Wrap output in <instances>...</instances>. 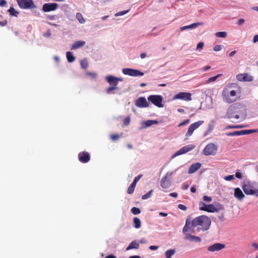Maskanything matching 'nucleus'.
Masks as SVG:
<instances>
[{
  "instance_id": "f257e3e1",
  "label": "nucleus",
  "mask_w": 258,
  "mask_h": 258,
  "mask_svg": "<svg viewBox=\"0 0 258 258\" xmlns=\"http://www.w3.org/2000/svg\"><path fill=\"white\" fill-rule=\"evenodd\" d=\"M221 95L223 100L225 102L233 103L240 98V88L236 84L231 83L223 88Z\"/></svg>"
},
{
  "instance_id": "f03ea898",
  "label": "nucleus",
  "mask_w": 258,
  "mask_h": 258,
  "mask_svg": "<svg viewBox=\"0 0 258 258\" xmlns=\"http://www.w3.org/2000/svg\"><path fill=\"white\" fill-rule=\"evenodd\" d=\"M190 224L192 228H197L198 231H205L210 228L211 220L208 216L201 215L193 219Z\"/></svg>"
},
{
  "instance_id": "7ed1b4c3",
  "label": "nucleus",
  "mask_w": 258,
  "mask_h": 258,
  "mask_svg": "<svg viewBox=\"0 0 258 258\" xmlns=\"http://www.w3.org/2000/svg\"><path fill=\"white\" fill-rule=\"evenodd\" d=\"M245 107L241 103H236L231 105L227 109L226 117L229 118L238 119L241 115L245 114Z\"/></svg>"
},
{
  "instance_id": "20e7f679",
  "label": "nucleus",
  "mask_w": 258,
  "mask_h": 258,
  "mask_svg": "<svg viewBox=\"0 0 258 258\" xmlns=\"http://www.w3.org/2000/svg\"><path fill=\"white\" fill-rule=\"evenodd\" d=\"M255 182H252L249 181H246L243 182L242 188L245 194L247 195H256L258 196V189L255 188Z\"/></svg>"
},
{
  "instance_id": "39448f33",
  "label": "nucleus",
  "mask_w": 258,
  "mask_h": 258,
  "mask_svg": "<svg viewBox=\"0 0 258 258\" xmlns=\"http://www.w3.org/2000/svg\"><path fill=\"white\" fill-rule=\"evenodd\" d=\"M189 224L190 222L187 219L185 221V225L182 229V232L185 234V239L190 241H194L197 242H200L201 241V239L200 237L186 233V232L189 231L190 229V227L189 226Z\"/></svg>"
},
{
  "instance_id": "423d86ee",
  "label": "nucleus",
  "mask_w": 258,
  "mask_h": 258,
  "mask_svg": "<svg viewBox=\"0 0 258 258\" xmlns=\"http://www.w3.org/2000/svg\"><path fill=\"white\" fill-rule=\"evenodd\" d=\"M19 7L22 9H32L36 7L32 0H16Z\"/></svg>"
},
{
  "instance_id": "0eeeda50",
  "label": "nucleus",
  "mask_w": 258,
  "mask_h": 258,
  "mask_svg": "<svg viewBox=\"0 0 258 258\" xmlns=\"http://www.w3.org/2000/svg\"><path fill=\"white\" fill-rule=\"evenodd\" d=\"M148 100L158 107H162L163 98L160 95H152L148 97Z\"/></svg>"
},
{
  "instance_id": "6e6552de",
  "label": "nucleus",
  "mask_w": 258,
  "mask_h": 258,
  "mask_svg": "<svg viewBox=\"0 0 258 258\" xmlns=\"http://www.w3.org/2000/svg\"><path fill=\"white\" fill-rule=\"evenodd\" d=\"M204 122V121L203 120H199L191 124L189 126L187 131L185 134V137L186 139L190 137L192 135L194 132L202 125Z\"/></svg>"
},
{
  "instance_id": "1a4fd4ad",
  "label": "nucleus",
  "mask_w": 258,
  "mask_h": 258,
  "mask_svg": "<svg viewBox=\"0 0 258 258\" xmlns=\"http://www.w3.org/2000/svg\"><path fill=\"white\" fill-rule=\"evenodd\" d=\"M217 150V147L213 143L208 144L204 149L203 154L206 156L215 155Z\"/></svg>"
},
{
  "instance_id": "9d476101",
  "label": "nucleus",
  "mask_w": 258,
  "mask_h": 258,
  "mask_svg": "<svg viewBox=\"0 0 258 258\" xmlns=\"http://www.w3.org/2000/svg\"><path fill=\"white\" fill-rule=\"evenodd\" d=\"M173 174V172H168L161 179L160 182L161 186L163 188H168L170 186L171 183L168 177H171Z\"/></svg>"
},
{
  "instance_id": "9b49d317",
  "label": "nucleus",
  "mask_w": 258,
  "mask_h": 258,
  "mask_svg": "<svg viewBox=\"0 0 258 258\" xmlns=\"http://www.w3.org/2000/svg\"><path fill=\"white\" fill-rule=\"evenodd\" d=\"M122 73L124 75L133 77L143 76L144 75V73L140 71L139 70L130 68L123 69Z\"/></svg>"
},
{
  "instance_id": "f8f14e48",
  "label": "nucleus",
  "mask_w": 258,
  "mask_h": 258,
  "mask_svg": "<svg viewBox=\"0 0 258 258\" xmlns=\"http://www.w3.org/2000/svg\"><path fill=\"white\" fill-rule=\"evenodd\" d=\"M191 93L188 92H180L176 94L173 99H181L185 101L191 100Z\"/></svg>"
},
{
  "instance_id": "ddd939ff",
  "label": "nucleus",
  "mask_w": 258,
  "mask_h": 258,
  "mask_svg": "<svg viewBox=\"0 0 258 258\" xmlns=\"http://www.w3.org/2000/svg\"><path fill=\"white\" fill-rule=\"evenodd\" d=\"M56 3H45L42 6V11L44 12H48L55 10L58 7Z\"/></svg>"
},
{
  "instance_id": "4468645a",
  "label": "nucleus",
  "mask_w": 258,
  "mask_h": 258,
  "mask_svg": "<svg viewBox=\"0 0 258 258\" xmlns=\"http://www.w3.org/2000/svg\"><path fill=\"white\" fill-rule=\"evenodd\" d=\"M135 105L136 106L140 108H144L149 106V104L146 99L143 97L138 98L135 101Z\"/></svg>"
},
{
  "instance_id": "2eb2a0df",
  "label": "nucleus",
  "mask_w": 258,
  "mask_h": 258,
  "mask_svg": "<svg viewBox=\"0 0 258 258\" xmlns=\"http://www.w3.org/2000/svg\"><path fill=\"white\" fill-rule=\"evenodd\" d=\"M78 158L81 162L84 163H87L90 160V156L88 152L83 151L79 153Z\"/></svg>"
},
{
  "instance_id": "dca6fc26",
  "label": "nucleus",
  "mask_w": 258,
  "mask_h": 258,
  "mask_svg": "<svg viewBox=\"0 0 258 258\" xmlns=\"http://www.w3.org/2000/svg\"><path fill=\"white\" fill-rule=\"evenodd\" d=\"M194 146L192 145H189L188 146H185L182 148H181L180 150H179L178 151L175 152L174 154L173 155V157H174L175 156L186 153L191 150H192L194 148Z\"/></svg>"
},
{
  "instance_id": "f3484780",
  "label": "nucleus",
  "mask_w": 258,
  "mask_h": 258,
  "mask_svg": "<svg viewBox=\"0 0 258 258\" xmlns=\"http://www.w3.org/2000/svg\"><path fill=\"white\" fill-rule=\"evenodd\" d=\"M200 205H202L203 206L200 208V209L202 211H207L208 212H217L218 210L215 206L212 204L206 205L203 203H201Z\"/></svg>"
},
{
  "instance_id": "a211bd4d",
  "label": "nucleus",
  "mask_w": 258,
  "mask_h": 258,
  "mask_svg": "<svg viewBox=\"0 0 258 258\" xmlns=\"http://www.w3.org/2000/svg\"><path fill=\"white\" fill-rule=\"evenodd\" d=\"M106 80L110 85L117 86L118 81H122L123 79L113 76H108L106 77Z\"/></svg>"
},
{
  "instance_id": "6ab92c4d",
  "label": "nucleus",
  "mask_w": 258,
  "mask_h": 258,
  "mask_svg": "<svg viewBox=\"0 0 258 258\" xmlns=\"http://www.w3.org/2000/svg\"><path fill=\"white\" fill-rule=\"evenodd\" d=\"M225 247V245L220 243H216L208 247V250L209 251L214 252L215 251H219Z\"/></svg>"
},
{
  "instance_id": "aec40b11",
  "label": "nucleus",
  "mask_w": 258,
  "mask_h": 258,
  "mask_svg": "<svg viewBox=\"0 0 258 258\" xmlns=\"http://www.w3.org/2000/svg\"><path fill=\"white\" fill-rule=\"evenodd\" d=\"M234 196L239 201H241L245 197L244 194L239 187L234 189Z\"/></svg>"
},
{
  "instance_id": "412c9836",
  "label": "nucleus",
  "mask_w": 258,
  "mask_h": 258,
  "mask_svg": "<svg viewBox=\"0 0 258 258\" xmlns=\"http://www.w3.org/2000/svg\"><path fill=\"white\" fill-rule=\"evenodd\" d=\"M203 25H204L203 22L194 23L189 25H187V26H185L180 27V31H182L186 30V29L195 28L199 26H202Z\"/></svg>"
},
{
  "instance_id": "4be33fe9",
  "label": "nucleus",
  "mask_w": 258,
  "mask_h": 258,
  "mask_svg": "<svg viewBox=\"0 0 258 258\" xmlns=\"http://www.w3.org/2000/svg\"><path fill=\"white\" fill-rule=\"evenodd\" d=\"M201 164L199 162L191 164L189 168L188 172L189 173H193L195 172L201 168Z\"/></svg>"
},
{
  "instance_id": "5701e85b",
  "label": "nucleus",
  "mask_w": 258,
  "mask_h": 258,
  "mask_svg": "<svg viewBox=\"0 0 258 258\" xmlns=\"http://www.w3.org/2000/svg\"><path fill=\"white\" fill-rule=\"evenodd\" d=\"M86 42L84 41H77L74 43L71 47V49H77L85 45Z\"/></svg>"
},
{
  "instance_id": "b1692460",
  "label": "nucleus",
  "mask_w": 258,
  "mask_h": 258,
  "mask_svg": "<svg viewBox=\"0 0 258 258\" xmlns=\"http://www.w3.org/2000/svg\"><path fill=\"white\" fill-rule=\"evenodd\" d=\"M139 247V244L136 241H133L126 248V250H129L132 249H138Z\"/></svg>"
},
{
  "instance_id": "393cba45",
  "label": "nucleus",
  "mask_w": 258,
  "mask_h": 258,
  "mask_svg": "<svg viewBox=\"0 0 258 258\" xmlns=\"http://www.w3.org/2000/svg\"><path fill=\"white\" fill-rule=\"evenodd\" d=\"M66 56L67 60L69 62H72L75 61V57L73 56V54L70 51H67L66 53Z\"/></svg>"
},
{
  "instance_id": "a878e982",
  "label": "nucleus",
  "mask_w": 258,
  "mask_h": 258,
  "mask_svg": "<svg viewBox=\"0 0 258 258\" xmlns=\"http://www.w3.org/2000/svg\"><path fill=\"white\" fill-rule=\"evenodd\" d=\"M133 222L136 228L139 229L141 227V221L139 218L135 217L133 219Z\"/></svg>"
},
{
  "instance_id": "bb28decb",
  "label": "nucleus",
  "mask_w": 258,
  "mask_h": 258,
  "mask_svg": "<svg viewBox=\"0 0 258 258\" xmlns=\"http://www.w3.org/2000/svg\"><path fill=\"white\" fill-rule=\"evenodd\" d=\"M175 253V250L173 249H170L167 250L165 253V256L166 258H171L172 256Z\"/></svg>"
},
{
  "instance_id": "cd10ccee",
  "label": "nucleus",
  "mask_w": 258,
  "mask_h": 258,
  "mask_svg": "<svg viewBox=\"0 0 258 258\" xmlns=\"http://www.w3.org/2000/svg\"><path fill=\"white\" fill-rule=\"evenodd\" d=\"M247 77V74H240L236 76V78L238 81H247L246 77Z\"/></svg>"
},
{
  "instance_id": "c85d7f7f",
  "label": "nucleus",
  "mask_w": 258,
  "mask_h": 258,
  "mask_svg": "<svg viewBox=\"0 0 258 258\" xmlns=\"http://www.w3.org/2000/svg\"><path fill=\"white\" fill-rule=\"evenodd\" d=\"M227 136H241V131H234L230 133H226Z\"/></svg>"
},
{
  "instance_id": "c756f323",
  "label": "nucleus",
  "mask_w": 258,
  "mask_h": 258,
  "mask_svg": "<svg viewBox=\"0 0 258 258\" xmlns=\"http://www.w3.org/2000/svg\"><path fill=\"white\" fill-rule=\"evenodd\" d=\"M146 126H150L153 124H156L158 123V121L155 120H148L144 122Z\"/></svg>"
},
{
  "instance_id": "7c9ffc66",
  "label": "nucleus",
  "mask_w": 258,
  "mask_h": 258,
  "mask_svg": "<svg viewBox=\"0 0 258 258\" xmlns=\"http://www.w3.org/2000/svg\"><path fill=\"white\" fill-rule=\"evenodd\" d=\"M119 89V87H117V86L116 85H112V86H110L107 88L106 90V92L107 94H110L111 92L115 90H118Z\"/></svg>"
},
{
  "instance_id": "2f4dec72",
  "label": "nucleus",
  "mask_w": 258,
  "mask_h": 258,
  "mask_svg": "<svg viewBox=\"0 0 258 258\" xmlns=\"http://www.w3.org/2000/svg\"><path fill=\"white\" fill-rule=\"evenodd\" d=\"M76 18L80 23L83 24L85 23V20L84 19L81 13H77Z\"/></svg>"
},
{
  "instance_id": "473e14b6",
  "label": "nucleus",
  "mask_w": 258,
  "mask_h": 258,
  "mask_svg": "<svg viewBox=\"0 0 258 258\" xmlns=\"http://www.w3.org/2000/svg\"><path fill=\"white\" fill-rule=\"evenodd\" d=\"M215 36L218 38H225L227 36V33L226 32H218L215 33Z\"/></svg>"
},
{
  "instance_id": "72a5a7b5",
  "label": "nucleus",
  "mask_w": 258,
  "mask_h": 258,
  "mask_svg": "<svg viewBox=\"0 0 258 258\" xmlns=\"http://www.w3.org/2000/svg\"><path fill=\"white\" fill-rule=\"evenodd\" d=\"M241 135H247L256 132L255 130H241Z\"/></svg>"
},
{
  "instance_id": "f704fd0d",
  "label": "nucleus",
  "mask_w": 258,
  "mask_h": 258,
  "mask_svg": "<svg viewBox=\"0 0 258 258\" xmlns=\"http://www.w3.org/2000/svg\"><path fill=\"white\" fill-rule=\"evenodd\" d=\"M8 11L9 12L11 15L14 16L16 17H17L18 14H19L18 12L16 11L15 9L12 7H10Z\"/></svg>"
},
{
  "instance_id": "c9c22d12",
  "label": "nucleus",
  "mask_w": 258,
  "mask_h": 258,
  "mask_svg": "<svg viewBox=\"0 0 258 258\" xmlns=\"http://www.w3.org/2000/svg\"><path fill=\"white\" fill-rule=\"evenodd\" d=\"M81 67L84 69H86L88 67V63L86 59H83L81 61Z\"/></svg>"
},
{
  "instance_id": "e433bc0d",
  "label": "nucleus",
  "mask_w": 258,
  "mask_h": 258,
  "mask_svg": "<svg viewBox=\"0 0 258 258\" xmlns=\"http://www.w3.org/2000/svg\"><path fill=\"white\" fill-rule=\"evenodd\" d=\"M132 213L134 215L139 214L141 213V210L139 208L137 207H133L131 209Z\"/></svg>"
},
{
  "instance_id": "4c0bfd02",
  "label": "nucleus",
  "mask_w": 258,
  "mask_h": 258,
  "mask_svg": "<svg viewBox=\"0 0 258 258\" xmlns=\"http://www.w3.org/2000/svg\"><path fill=\"white\" fill-rule=\"evenodd\" d=\"M153 190H152V189L150 191L148 192L147 194L144 195L142 196V199L143 200H146V199H147L151 197V194L153 192Z\"/></svg>"
},
{
  "instance_id": "58836bf2",
  "label": "nucleus",
  "mask_w": 258,
  "mask_h": 258,
  "mask_svg": "<svg viewBox=\"0 0 258 258\" xmlns=\"http://www.w3.org/2000/svg\"><path fill=\"white\" fill-rule=\"evenodd\" d=\"M135 187L136 186L135 185H133L132 184H131V185H130L127 189V193L130 195L132 194L135 190Z\"/></svg>"
},
{
  "instance_id": "ea45409f",
  "label": "nucleus",
  "mask_w": 258,
  "mask_h": 258,
  "mask_svg": "<svg viewBox=\"0 0 258 258\" xmlns=\"http://www.w3.org/2000/svg\"><path fill=\"white\" fill-rule=\"evenodd\" d=\"M142 176H143V175H142V174H140V175H138V176H136V177L134 178V180H133V182H132L131 184H132V185H135V186H136V184H137V182H138V181L140 180V179L141 178V177H142Z\"/></svg>"
},
{
  "instance_id": "a19ab883",
  "label": "nucleus",
  "mask_w": 258,
  "mask_h": 258,
  "mask_svg": "<svg viewBox=\"0 0 258 258\" xmlns=\"http://www.w3.org/2000/svg\"><path fill=\"white\" fill-rule=\"evenodd\" d=\"M120 136L118 134H112L110 136V139L112 141H115L119 139Z\"/></svg>"
},
{
  "instance_id": "79ce46f5",
  "label": "nucleus",
  "mask_w": 258,
  "mask_h": 258,
  "mask_svg": "<svg viewBox=\"0 0 258 258\" xmlns=\"http://www.w3.org/2000/svg\"><path fill=\"white\" fill-rule=\"evenodd\" d=\"M221 75H222L221 74H218L216 76H214V77L210 78L208 79V82H212L215 81L218 78L220 77Z\"/></svg>"
},
{
  "instance_id": "37998d69",
  "label": "nucleus",
  "mask_w": 258,
  "mask_h": 258,
  "mask_svg": "<svg viewBox=\"0 0 258 258\" xmlns=\"http://www.w3.org/2000/svg\"><path fill=\"white\" fill-rule=\"evenodd\" d=\"M190 122V120L189 119H185L184 120H183L182 122H181V123H180L178 125V127H180L182 125H185L186 124H188L189 122Z\"/></svg>"
},
{
  "instance_id": "c03bdc74",
  "label": "nucleus",
  "mask_w": 258,
  "mask_h": 258,
  "mask_svg": "<svg viewBox=\"0 0 258 258\" xmlns=\"http://www.w3.org/2000/svg\"><path fill=\"white\" fill-rule=\"evenodd\" d=\"M234 179V175H227L224 177V179L227 181H230Z\"/></svg>"
},
{
  "instance_id": "a18cd8bd",
  "label": "nucleus",
  "mask_w": 258,
  "mask_h": 258,
  "mask_svg": "<svg viewBox=\"0 0 258 258\" xmlns=\"http://www.w3.org/2000/svg\"><path fill=\"white\" fill-rule=\"evenodd\" d=\"M241 126L240 125H229L225 127V129L228 130V129H231V128H240Z\"/></svg>"
},
{
  "instance_id": "49530a36",
  "label": "nucleus",
  "mask_w": 258,
  "mask_h": 258,
  "mask_svg": "<svg viewBox=\"0 0 258 258\" xmlns=\"http://www.w3.org/2000/svg\"><path fill=\"white\" fill-rule=\"evenodd\" d=\"M86 75L89 76L92 78H95L97 76V74L95 73L87 72Z\"/></svg>"
},
{
  "instance_id": "de8ad7c7",
  "label": "nucleus",
  "mask_w": 258,
  "mask_h": 258,
  "mask_svg": "<svg viewBox=\"0 0 258 258\" xmlns=\"http://www.w3.org/2000/svg\"><path fill=\"white\" fill-rule=\"evenodd\" d=\"M130 122V118L129 117H126L123 119V123L125 125H127Z\"/></svg>"
},
{
  "instance_id": "09e8293b",
  "label": "nucleus",
  "mask_w": 258,
  "mask_h": 258,
  "mask_svg": "<svg viewBox=\"0 0 258 258\" xmlns=\"http://www.w3.org/2000/svg\"><path fill=\"white\" fill-rule=\"evenodd\" d=\"M178 208L179 209H180V210H182V211H185V210H186V209H187L185 205H182V204H179V205H178Z\"/></svg>"
},
{
  "instance_id": "8fccbe9b",
  "label": "nucleus",
  "mask_w": 258,
  "mask_h": 258,
  "mask_svg": "<svg viewBox=\"0 0 258 258\" xmlns=\"http://www.w3.org/2000/svg\"><path fill=\"white\" fill-rule=\"evenodd\" d=\"M203 200L206 202H210L212 201V198L210 197H208L207 196H204L203 197Z\"/></svg>"
},
{
  "instance_id": "3c124183",
  "label": "nucleus",
  "mask_w": 258,
  "mask_h": 258,
  "mask_svg": "<svg viewBox=\"0 0 258 258\" xmlns=\"http://www.w3.org/2000/svg\"><path fill=\"white\" fill-rule=\"evenodd\" d=\"M213 49L215 51H220L221 49V46L220 45H216L214 46Z\"/></svg>"
},
{
  "instance_id": "603ef678",
  "label": "nucleus",
  "mask_w": 258,
  "mask_h": 258,
  "mask_svg": "<svg viewBox=\"0 0 258 258\" xmlns=\"http://www.w3.org/2000/svg\"><path fill=\"white\" fill-rule=\"evenodd\" d=\"M204 45V43L203 42H200L198 44L197 46V49H202V48H203Z\"/></svg>"
},
{
  "instance_id": "864d4df0",
  "label": "nucleus",
  "mask_w": 258,
  "mask_h": 258,
  "mask_svg": "<svg viewBox=\"0 0 258 258\" xmlns=\"http://www.w3.org/2000/svg\"><path fill=\"white\" fill-rule=\"evenodd\" d=\"M51 32L50 30H48L45 33L43 34V36L45 37H49L51 36Z\"/></svg>"
},
{
  "instance_id": "5fc2aeb1",
  "label": "nucleus",
  "mask_w": 258,
  "mask_h": 258,
  "mask_svg": "<svg viewBox=\"0 0 258 258\" xmlns=\"http://www.w3.org/2000/svg\"><path fill=\"white\" fill-rule=\"evenodd\" d=\"M56 15H49L46 17L47 19L50 20H53L55 19Z\"/></svg>"
},
{
  "instance_id": "6e6d98bb",
  "label": "nucleus",
  "mask_w": 258,
  "mask_h": 258,
  "mask_svg": "<svg viewBox=\"0 0 258 258\" xmlns=\"http://www.w3.org/2000/svg\"><path fill=\"white\" fill-rule=\"evenodd\" d=\"M7 2L5 0H0V6L4 7L6 5Z\"/></svg>"
},
{
  "instance_id": "4d7b16f0",
  "label": "nucleus",
  "mask_w": 258,
  "mask_h": 258,
  "mask_svg": "<svg viewBox=\"0 0 258 258\" xmlns=\"http://www.w3.org/2000/svg\"><path fill=\"white\" fill-rule=\"evenodd\" d=\"M235 175L236 177L239 179H241L242 178V174L239 172H236Z\"/></svg>"
},
{
  "instance_id": "13d9d810",
  "label": "nucleus",
  "mask_w": 258,
  "mask_h": 258,
  "mask_svg": "<svg viewBox=\"0 0 258 258\" xmlns=\"http://www.w3.org/2000/svg\"><path fill=\"white\" fill-rule=\"evenodd\" d=\"M128 11H121V12H119L118 13H117L116 14V16H121V15H123L125 14H126V13H127Z\"/></svg>"
},
{
  "instance_id": "bf43d9fd",
  "label": "nucleus",
  "mask_w": 258,
  "mask_h": 258,
  "mask_svg": "<svg viewBox=\"0 0 258 258\" xmlns=\"http://www.w3.org/2000/svg\"><path fill=\"white\" fill-rule=\"evenodd\" d=\"M244 20L243 19H239L238 21V25H242L244 23Z\"/></svg>"
},
{
  "instance_id": "052dcab7",
  "label": "nucleus",
  "mask_w": 258,
  "mask_h": 258,
  "mask_svg": "<svg viewBox=\"0 0 258 258\" xmlns=\"http://www.w3.org/2000/svg\"><path fill=\"white\" fill-rule=\"evenodd\" d=\"M149 248L151 250H156V249H157L158 248V246H156V245H151L149 247Z\"/></svg>"
},
{
  "instance_id": "680f3d73",
  "label": "nucleus",
  "mask_w": 258,
  "mask_h": 258,
  "mask_svg": "<svg viewBox=\"0 0 258 258\" xmlns=\"http://www.w3.org/2000/svg\"><path fill=\"white\" fill-rule=\"evenodd\" d=\"M210 68H211L210 66H205L202 68V71L203 72H205V71H207L209 70V69H210Z\"/></svg>"
},
{
  "instance_id": "e2e57ef3",
  "label": "nucleus",
  "mask_w": 258,
  "mask_h": 258,
  "mask_svg": "<svg viewBox=\"0 0 258 258\" xmlns=\"http://www.w3.org/2000/svg\"><path fill=\"white\" fill-rule=\"evenodd\" d=\"M7 25V21L6 20L4 21H0V26H5Z\"/></svg>"
},
{
  "instance_id": "0e129e2a",
  "label": "nucleus",
  "mask_w": 258,
  "mask_h": 258,
  "mask_svg": "<svg viewBox=\"0 0 258 258\" xmlns=\"http://www.w3.org/2000/svg\"><path fill=\"white\" fill-rule=\"evenodd\" d=\"M169 196L170 197H173V198H177V194L176 192H172L169 194Z\"/></svg>"
},
{
  "instance_id": "69168bd1",
  "label": "nucleus",
  "mask_w": 258,
  "mask_h": 258,
  "mask_svg": "<svg viewBox=\"0 0 258 258\" xmlns=\"http://www.w3.org/2000/svg\"><path fill=\"white\" fill-rule=\"evenodd\" d=\"M258 41V34L257 35H255L254 37H253V42L254 43H256Z\"/></svg>"
},
{
  "instance_id": "338daca9",
  "label": "nucleus",
  "mask_w": 258,
  "mask_h": 258,
  "mask_svg": "<svg viewBox=\"0 0 258 258\" xmlns=\"http://www.w3.org/2000/svg\"><path fill=\"white\" fill-rule=\"evenodd\" d=\"M252 246L254 247L255 249H258V244L255 242L252 243Z\"/></svg>"
},
{
  "instance_id": "774afa93",
  "label": "nucleus",
  "mask_w": 258,
  "mask_h": 258,
  "mask_svg": "<svg viewBox=\"0 0 258 258\" xmlns=\"http://www.w3.org/2000/svg\"><path fill=\"white\" fill-rule=\"evenodd\" d=\"M190 191L192 193H195L196 192V188L195 186H192L190 188Z\"/></svg>"
}]
</instances>
